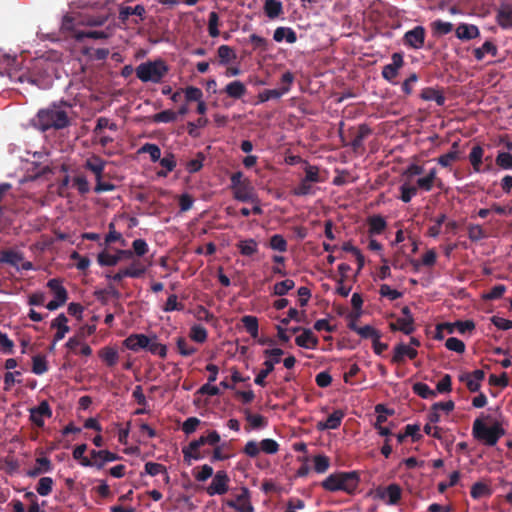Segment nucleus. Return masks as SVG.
<instances>
[{"mask_svg":"<svg viewBox=\"0 0 512 512\" xmlns=\"http://www.w3.org/2000/svg\"><path fill=\"white\" fill-rule=\"evenodd\" d=\"M86 450H87L86 444H81V445L76 446L72 453L73 458L75 460L79 461V463L84 467H92L91 457L89 458V457L84 456V453L86 452Z\"/></svg>","mask_w":512,"mask_h":512,"instance_id":"45","label":"nucleus"},{"mask_svg":"<svg viewBox=\"0 0 512 512\" xmlns=\"http://www.w3.org/2000/svg\"><path fill=\"white\" fill-rule=\"evenodd\" d=\"M177 118V113L172 110H164L153 116L155 123H170L174 122Z\"/></svg>","mask_w":512,"mask_h":512,"instance_id":"61","label":"nucleus"},{"mask_svg":"<svg viewBox=\"0 0 512 512\" xmlns=\"http://www.w3.org/2000/svg\"><path fill=\"white\" fill-rule=\"evenodd\" d=\"M431 28L434 35L442 36L449 34L453 30V24L438 19L431 23Z\"/></svg>","mask_w":512,"mask_h":512,"instance_id":"48","label":"nucleus"},{"mask_svg":"<svg viewBox=\"0 0 512 512\" xmlns=\"http://www.w3.org/2000/svg\"><path fill=\"white\" fill-rule=\"evenodd\" d=\"M295 287V282L292 279H285L283 281L277 282L273 287V294L277 296H284L290 290Z\"/></svg>","mask_w":512,"mask_h":512,"instance_id":"51","label":"nucleus"},{"mask_svg":"<svg viewBox=\"0 0 512 512\" xmlns=\"http://www.w3.org/2000/svg\"><path fill=\"white\" fill-rule=\"evenodd\" d=\"M221 93H225L228 97L234 100H239L246 95L247 87L243 82L234 80L228 83Z\"/></svg>","mask_w":512,"mask_h":512,"instance_id":"22","label":"nucleus"},{"mask_svg":"<svg viewBox=\"0 0 512 512\" xmlns=\"http://www.w3.org/2000/svg\"><path fill=\"white\" fill-rule=\"evenodd\" d=\"M217 54L219 57V63L221 65H226L229 62L236 59V54L234 50L228 45H221L218 47Z\"/></svg>","mask_w":512,"mask_h":512,"instance_id":"44","label":"nucleus"},{"mask_svg":"<svg viewBox=\"0 0 512 512\" xmlns=\"http://www.w3.org/2000/svg\"><path fill=\"white\" fill-rule=\"evenodd\" d=\"M48 370L46 357L38 354L32 358V372L36 375H42Z\"/></svg>","mask_w":512,"mask_h":512,"instance_id":"46","label":"nucleus"},{"mask_svg":"<svg viewBox=\"0 0 512 512\" xmlns=\"http://www.w3.org/2000/svg\"><path fill=\"white\" fill-rule=\"evenodd\" d=\"M41 62H36L33 65V68L31 71H28L21 76H19L18 81L21 83L27 82L29 84L35 85L38 88H44L45 87V79L39 75L37 72L42 70Z\"/></svg>","mask_w":512,"mask_h":512,"instance_id":"17","label":"nucleus"},{"mask_svg":"<svg viewBox=\"0 0 512 512\" xmlns=\"http://www.w3.org/2000/svg\"><path fill=\"white\" fill-rule=\"evenodd\" d=\"M295 343L302 348L315 349L318 345V338L310 329L304 328L302 334L295 338Z\"/></svg>","mask_w":512,"mask_h":512,"instance_id":"25","label":"nucleus"},{"mask_svg":"<svg viewBox=\"0 0 512 512\" xmlns=\"http://www.w3.org/2000/svg\"><path fill=\"white\" fill-rule=\"evenodd\" d=\"M483 154H484V149L480 145L473 146V148L469 154V161H470V163L473 167V170L475 172L481 171Z\"/></svg>","mask_w":512,"mask_h":512,"instance_id":"38","label":"nucleus"},{"mask_svg":"<svg viewBox=\"0 0 512 512\" xmlns=\"http://www.w3.org/2000/svg\"><path fill=\"white\" fill-rule=\"evenodd\" d=\"M229 476L224 470H219L215 473L210 485L206 488L209 496L223 495L229 489Z\"/></svg>","mask_w":512,"mask_h":512,"instance_id":"8","label":"nucleus"},{"mask_svg":"<svg viewBox=\"0 0 512 512\" xmlns=\"http://www.w3.org/2000/svg\"><path fill=\"white\" fill-rule=\"evenodd\" d=\"M418 352L416 349L407 346L403 343H399L394 347V353L391 358V362L394 364H401L405 361V357L413 360L417 357Z\"/></svg>","mask_w":512,"mask_h":512,"instance_id":"19","label":"nucleus"},{"mask_svg":"<svg viewBox=\"0 0 512 512\" xmlns=\"http://www.w3.org/2000/svg\"><path fill=\"white\" fill-rule=\"evenodd\" d=\"M53 465L48 457H38L35 460V466L28 470L26 475L31 478H35L41 474L52 471Z\"/></svg>","mask_w":512,"mask_h":512,"instance_id":"23","label":"nucleus"},{"mask_svg":"<svg viewBox=\"0 0 512 512\" xmlns=\"http://www.w3.org/2000/svg\"><path fill=\"white\" fill-rule=\"evenodd\" d=\"M168 72L169 66L162 59L143 62L135 69L136 77L143 83H161Z\"/></svg>","mask_w":512,"mask_h":512,"instance_id":"3","label":"nucleus"},{"mask_svg":"<svg viewBox=\"0 0 512 512\" xmlns=\"http://www.w3.org/2000/svg\"><path fill=\"white\" fill-rule=\"evenodd\" d=\"M147 351L153 355L159 356L162 359H164L167 356L166 345L159 343L158 337L155 334L152 335Z\"/></svg>","mask_w":512,"mask_h":512,"instance_id":"42","label":"nucleus"},{"mask_svg":"<svg viewBox=\"0 0 512 512\" xmlns=\"http://www.w3.org/2000/svg\"><path fill=\"white\" fill-rule=\"evenodd\" d=\"M367 223L369 226L368 232L370 235H379L383 233L387 227V222L381 215L370 216L367 220Z\"/></svg>","mask_w":512,"mask_h":512,"instance_id":"31","label":"nucleus"},{"mask_svg":"<svg viewBox=\"0 0 512 512\" xmlns=\"http://www.w3.org/2000/svg\"><path fill=\"white\" fill-rule=\"evenodd\" d=\"M420 97L425 101H435L438 106H443L446 101L444 94L432 87L424 88L421 91Z\"/></svg>","mask_w":512,"mask_h":512,"instance_id":"32","label":"nucleus"},{"mask_svg":"<svg viewBox=\"0 0 512 512\" xmlns=\"http://www.w3.org/2000/svg\"><path fill=\"white\" fill-rule=\"evenodd\" d=\"M51 416L52 410L47 401H42L37 407L30 409V420L39 428L44 426V417L50 418Z\"/></svg>","mask_w":512,"mask_h":512,"instance_id":"15","label":"nucleus"},{"mask_svg":"<svg viewBox=\"0 0 512 512\" xmlns=\"http://www.w3.org/2000/svg\"><path fill=\"white\" fill-rule=\"evenodd\" d=\"M273 39L276 42H282L283 40H286V42L293 44L297 41V35L296 32L290 27H278L274 31Z\"/></svg>","mask_w":512,"mask_h":512,"instance_id":"33","label":"nucleus"},{"mask_svg":"<svg viewBox=\"0 0 512 512\" xmlns=\"http://www.w3.org/2000/svg\"><path fill=\"white\" fill-rule=\"evenodd\" d=\"M236 247L243 256L250 257L258 252V243L252 238L239 241Z\"/></svg>","mask_w":512,"mask_h":512,"instance_id":"35","label":"nucleus"},{"mask_svg":"<svg viewBox=\"0 0 512 512\" xmlns=\"http://www.w3.org/2000/svg\"><path fill=\"white\" fill-rule=\"evenodd\" d=\"M460 159L459 142H454L451 150L437 158V162L444 168L450 167L453 162Z\"/></svg>","mask_w":512,"mask_h":512,"instance_id":"28","label":"nucleus"},{"mask_svg":"<svg viewBox=\"0 0 512 512\" xmlns=\"http://www.w3.org/2000/svg\"><path fill=\"white\" fill-rule=\"evenodd\" d=\"M313 461H314V470L317 473H325L330 466V460L325 455H316L314 457Z\"/></svg>","mask_w":512,"mask_h":512,"instance_id":"64","label":"nucleus"},{"mask_svg":"<svg viewBox=\"0 0 512 512\" xmlns=\"http://www.w3.org/2000/svg\"><path fill=\"white\" fill-rule=\"evenodd\" d=\"M90 456L92 459V467L102 469L107 462L119 460L121 457L108 450H91Z\"/></svg>","mask_w":512,"mask_h":512,"instance_id":"16","label":"nucleus"},{"mask_svg":"<svg viewBox=\"0 0 512 512\" xmlns=\"http://www.w3.org/2000/svg\"><path fill=\"white\" fill-rule=\"evenodd\" d=\"M496 20L503 29L512 28V5L502 4L497 10Z\"/></svg>","mask_w":512,"mask_h":512,"instance_id":"24","label":"nucleus"},{"mask_svg":"<svg viewBox=\"0 0 512 512\" xmlns=\"http://www.w3.org/2000/svg\"><path fill=\"white\" fill-rule=\"evenodd\" d=\"M226 504L237 512H254L250 502V491L246 487L242 488L241 493L234 500H227Z\"/></svg>","mask_w":512,"mask_h":512,"instance_id":"11","label":"nucleus"},{"mask_svg":"<svg viewBox=\"0 0 512 512\" xmlns=\"http://www.w3.org/2000/svg\"><path fill=\"white\" fill-rule=\"evenodd\" d=\"M99 357L106 363L107 366L113 367L116 365L119 355L116 349L112 347H104L100 350Z\"/></svg>","mask_w":512,"mask_h":512,"instance_id":"39","label":"nucleus"},{"mask_svg":"<svg viewBox=\"0 0 512 512\" xmlns=\"http://www.w3.org/2000/svg\"><path fill=\"white\" fill-rule=\"evenodd\" d=\"M343 125L344 123L341 122L339 128V134L342 139L343 145L350 146L354 152H358L360 149L363 148V142L365 138H367L372 133L371 128L365 123L360 124L356 129L354 127L350 128L349 134L353 136V138L349 143H347L344 141V137L342 134Z\"/></svg>","mask_w":512,"mask_h":512,"instance_id":"7","label":"nucleus"},{"mask_svg":"<svg viewBox=\"0 0 512 512\" xmlns=\"http://www.w3.org/2000/svg\"><path fill=\"white\" fill-rule=\"evenodd\" d=\"M397 328L406 335H410L415 331L414 318H397Z\"/></svg>","mask_w":512,"mask_h":512,"instance_id":"60","label":"nucleus"},{"mask_svg":"<svg viewBox=\"0 0 512 512\" xmlns=\"http://www.w3.org/2000/svg\"><path fill=\"white\" fill-rule=\"evenodd\" d=\"M263 354L268 359L264 361V368L259 371L254 379L255 384L262 387L266 385V377L274 370L275 364L280 362V357L284 354V351L280 348H273L264 350Z\"/></svg>","mask_w":512,"mask_h":512,"instance_id":"6","label":"nucleus"},{"mask_svg":"<svg viewBox=\"0 0 512 512\" xmlns=\"http://www.w3.org/2000/svg\"><path fill=\"white\" fill-rule=\"evenodd\" d=\"M47 287L54 294V299L57 301L65 302L68 299V292L62 285V280L59 278H52L47 282Z\"/></svg>","mask_w":512,"mask_h":512,"instance_id":"27","label":"nucleus"},{"mask_svg":"<svg viewBox=\"0 0 512 512\" xmlns=\"http://www.w3.org/2000/svg\"><path fill=\"white\" fill-rule=\"evenodd\" d=\"M241 322L252 338L258 337L259 324L257 317L252 315H245L242 317Z\"/></svg>","mask_w":512,"mask_h":512,"instance_id":"40","label":"nucleus"},{"mask_svg":"<svg viewBox=\"0 0 512 512\" xmlns=\"http://www.w3.org/2000/svg\"><path fill=\"white\" fill-rule=\"evenodd\" d=\"M126 270L125 274H128V277L131 278H139L146 272V267L139 260L133 261L128 267L124 268Z\"/></svg>","mask_w":512,"mask_h":512,"instance_id":"54","label":"nucleus"},{"mask_svg":"<svg viewBox=\"0 0 512 512\" xmlns=\"http://www.w3.org/2000/svg\"><path fill=\"white\" fill-rule=\"evenodd\" d=\"M68 318L65 316V314L61 313L59 314L51 323V328H56L57 331L54 334L53 338V345L51 348L54 347L55 343L62 340L65 337V334L70 331L69 326L67 325Z\"/></svg>","mask_w":512,"mask_h":512,"instance_id":"21","label":"nucleus"},{"mask_svg":"<svg viewBox=\"0 0 512 512\" xmlns=\"http://www.w3.org/2000/svg\"><path fill=\"white\" fill-rule=\"evenodd\" d=\"M490 494V488L482 482L475 483L470 490V495L474 499H480L482 497L489 496Z\"/></svg>","mask_w":512,"mask_h":512,"instance_id":"57","label":"nucleus"},{"mask_svg":"<svg viewBox=\"0 0 512 512\" xmlns=\"http://www.w3.org/2000/svg\"><path fill=\"white\" fill-rule=\"evenodd\" d=\"M145 13H146V10L143 5L139 4V5H136L135 7L124 6V7H121L119 10V19L122 22H126L130 16L135 15V16H138L140 18V20H143Z\"/></svg>","mask_w":512,"mask_h":512,"instance_id":"30","label":"nucleus"},{"mask_svg":"<svg viewBox=\"0 0 512 512\" xmlns=\"http://www.w3.org/2000/svg\"><path fill=\"white\" fill-rule=\"evenodd\" d=\"M189 336L197 343H204L207 340L208 333L202 325L195 324L191 327Z\"/></svg>","mask_w":512,"mask_h":512,"instance_id":"53","label":"nucleus"},{"mask_svg":"<svg viewBox=\"0 0 512 512\" xmlns=\"http://www.w3.org/2000/svg\"><path fill=\"white\" fill-rule=\"evenodd\" d=\"M400 196L399 199H401L404 203H409L411 199L417 195L418 190L415 185L410 184L409 182L405 181L400 186Z\"/></svg>","mask_w":512,"mask_h":512,"instance_id":"43","label":"nucleus"},{"mask_svg":"<svg viewBox=\"0 0 512 512\" xmlns=\"http://www.w3.org/2000/svg\"><path fill=\"white\" fill-rule=\"evenodd\" d=\"M468 237L471 241L477 242L486 237L484 229L478 224L468 226Z\"/></svg>","mask_w":512,"mask_h":512,"instance_id":"63","label":"nucleus"},{"mask_svg":"<svg viewBox=\"0 0 512 512\" xmlns=\"http://www.w3.org/2000/svg\"><path fill=\"white\" fill-rule=\"evenodd\" d=\"M152 335L148 336L146 334H131L124 341L123 345L134 352H138L139 350L148 349L149 343L151 341Z\"/></svg>","mask_w":512,"mask_h":512,"instance_id":"13","label":"nucleus"},{"mask_svg":"<svg viewBox=\"0 0 512 512\" xmlns=\"http://www.w3.org/2000/svg\"><path fill=\"white\" fill-rule=\"evenodd\" d=\"M288 92V87H281L279 89H266L258 94V100L259 102L263 103L271 99H279Z\"/></svg>","mask_w":512,"mask_h":512,"instance_id":"36","label":"nucleus"},{"mask_svg":"<svg viewBox=\"0 0 512 512\" xmlns=\"http://www.w3.org/2000/svg\"><path fill=\"white\" fill-rule=\"evenodd\" d=\"M360 483V476L357 471L338 472L330 474L321 486L329 492L344 491L348 494H354Z\"/></svg>","mask_w":512,"mask_h":512,"instance_id":"2","label":"nucleus"},{"mask_svg":"<svg viewBox=\"0 0 512 512\" xmlns=\"http://www.w3.org/2000/svg\"><path fill=\"white\" fill-rule=\"evenodd\" d=\"M132 256L131 250H118L114 255L102 251L97 256V262L100 266H115L122 258H131Z\"/></svg>","mask_w":512,"mask_h":512,"instance_id":"14","label":"nucleus"},{"mask_svg":"<svg viewBox=\"0 0 512 512\" xmlns=\"http://www.w3.org/2000/svg\"><path fill=\"white\" fill-rule=\"evenodd\" d=\"M269 247L275 251L286 252L288 244L286 239L282 235L274 234L273 236H271L269 240Z\"/></svg>","mask_w":512,"mask_h":512,"instance_id":"56","label":"nucleus"},{"mask_svg":"<svg viewBox=\"0 0 512 512\" xmlns=\"http://www.w3.org/2000/svg\"><path fill=\"white\" fill-rule=\"evenodd\" d=\"M22 253H19L14 250H4L1 253L0 261L10 264L13 267H18L19 264L23 261Z\"/></svg>","mask_w":512,"mask_h":512,"instance_id":"37","label":"nucleus"},{"mask_svg":"<svg viewBox=\"0 0 512 512\" xmlns=\"http://www.w3.org/2000/svg\"><path fill=\"white\" fill-rule=\"evenodd\" d=\"M413 392L423 399H430L436 396V392L433 391L427 384L417 382L412 387Z\"/></svg>","mask_w":512,"mask_h":512,"instance_id":"49","label":"nucleus"},{"mask_svg":"<svg viewBox=\"0 0 512 512\" xmlns=\"http://www.w3.org/2000/svg\"><path fill=\"white\" fill-rule=\"evenodd\" d=\"M71 106L66 102L52 103L47 108L40 109L33 119V125L40 131L61 130L70 125V118L65 108Z\"/></svg>","mask_w":512,"mask_h":512,"instance_id":"1","label":"nucleus"},{"mask_svg":"<svg viewBox=\"0 0 512 512\" xmlns=\"http://www.w3.org/2000/svg\"><path fill=\"white\" fill-rule=\"evenodd\" d=\"M496 165L502 169H512V154L509 152H499L495 159Z\"/></svg>","mask_w":512,"mask_h":512,"instance_id":"62","label":"nucleus"},{"mask_svg":"<svg viewBox=\"0 0 512 512\" xmlns=\"http://www.w3.org/2000/svg\"><path fill=\"white\" fill-rule=\"evenodd\" d=\"M107 162L98 155H92L85 161L84 168L95 175L96 182L103 178Z\"/></svg>","mask_w":512,"mask_h":512,"instance_id":"18","label":"nucleus"},{"mask_svg":"<svg viewBox=\"0 0 512 512\" xmlns=\"http://www.w3.org/2000/svg\"><path fill=\"white\" fill-rule=\"evenodd\" d=\"M391 60L392 63L383 66L381 75L386 81L394 83L395 78L399 74V70L404 66L403 54L395 52L392 54Z\"/></svg>","mask_w":512,"mask_h":512,"instance_id":"10","label":"nucleus"},{"mask_svg":"<svg viewBox=\"0 0 512 512\" xmlns=\"http://www.w3.org/2000/svg\"><path fill=\"white\" fill-rule=\"evenodd\" d=\"M233 196L236 200L241 202L254 201V188L252 187L250 181L248 180L247 182H244L243 185H240L234 189Z\"/></svg>","mask_w":512,"mask_h":512,"instance_id":"26","label":"nucleus"},{"mask_svg":"<svg viewBox=\"0 0 512 512\" xmlns=\"http://www.w3.org/2000/svg\"><path fill=\"white\" fill-rule=\"evenodd\" d=\"M94 295L102 304H106L108 302L107 296H112L116 299H119L121 296L120 292L113 285H108L105 289L96 290Z\"/></svg>","mask_w":512,"mask_h":512,"instance_id":"41","label":"nucleus"},{"mask_svg":"<svg viewBox=\"0 0 512 512\" xmlns=\"http://www.w3.org/2000/svg\"><path fill=\"white\" fill-rule=\"evenodd\" d=\"M479 35L480 31L475 25L462 23L456 28V36L460 40H471L477 38Z\"/></svg>","mask_w":512,"mask_h":512,"instance_id":"29","label":"nucleus"},{"mask_svg":"<svg viewBox=\"0 0 512 512\" xmlns=\"http://www.w3.org/2000/svg\"><path fill=\"white\" fill-rule=\"evenodd\" d=\"M218 26H219V15L215 11H212L209 13V18H208V33L211 37L215 38L220 35Z\"/></svg>","mask_w":512,"mask_h":512,"instance_id":"59","label":"nucleus"},{"mask_svg":"<svg viewBox=\"0 0 512 512\" xmlns=\"http://www.w3.org/2000/svg\"><path fill=\"white\" fill-rule=\"evenodd\" d=\"M54 481L51 477H42L39 479L36 491L41 496H48L53 489Z\"/></svg>","mask_w":512,"mask_h":512,"instance_id":"50","label":"nucleus"},{"mask_svg":"<svg viewBox=\"0 0 512 512\" xmlns=\"http://www.w3.org/2000/svg\"><path fill=\"white\" fill-rule=\"evenodd\" d=\"M486 54L495 56L497 54V47L490 41H486L479 48L474 50V56L477 60H482Z\"/></svg>","mask_w":512,"mask_h":512,"instance_id":"47","label":"nucleus"},{"mask_svg":"<svg viewBox=\"0 0 512 512\" xmlns=\"http://www.w3.org/2000/svg\"><path fill=\"white\" fill-rule=\"evenodd\" d=\"M263 9L266 16L270 19L278 18L283 14V5L279 0H265Z\"/></svg>","mask_w":512,"mask_h":512,"instance_id":"34","label":"nucleus"},{"mask_svg":"<svg viewBox=\"0 0 512 512\" xmlns=\"http://www.w3.org/2000/svg\"><path fill=\"white\" fill-rule=\"evenodd\" d=\"M246 420L252 429H261L267 425V419L260 414L246 413Z\"/></svg>","mask_w":512,"mask_h":512,"instance_id":"58","label":"nucleus"},{"mask_svg":"<svg viewBox=\"0 0 512 512\" xmlns=\"http://www.w3.org/2000/svg\"><path fill=\"white\" fill-rule=\"evenodd\" d=\"M426 30L423 26H415L403 36V44L409 48L418 50L425 44Z\"/></svg>","mask_w":512,"mask_h":512,"instance_id":"9","label":"nucleus"},{"mask_svg":"<svg viewBox=\"0 0 512 512\" xmlns=\"http://www.w3.org/2000/svg\"><path fill=\"white\" fill-rule=\"evenodd\" d=\"M472 435L487 446H494L505 435V430L500 421H495L491 426H487L481 419L477 418L472 426Z\"/></svg>","mask_w":512,"mask_h":512,"instance_id":"4","label":"nucleus"},{"mask_svg":"<svg viewBox=\"0 0 512 512\" xmlns=\"http://www.w3.org/2000/svg\"><path fill=\"white\" fill-rule=\"evenodd\" d=\"M375 496L381 500H385L387 497V504L396 505L401 500L402 489L398 484L392 483L386 488H377Z\"/></svg>","mask_w":512,"mask_h":512,"instance_id":"12","label":"nucleus"},{"mask_svg":"<svg viewBox=\"0 0 512 512\" xmlns=\"http://www.w3.org/2000/svg\"><path fill=\"white\" fill-rule=\"evenodd\" d=\"M220 435L213 430L207 435H202L198 439L191 441L187 446L182 448L184 462L191 465L192 460H201L204 458L200 448L204 445L215 446L220 442Z\"/></svg>","mask_w":512,"mask_h":512,"instance_id":"5","label":"nucleus"},{"mask_svg":"<svg viewBox=\"0 0 512 512\" xmlns=\"http://www.w3.org/2000/svg\"><path fill=\"white\" fill-rule=\"evenodd\" d=\"M139 153H148L152 162H157L161 158V150L158 145L153 143H145Z\"/></svg>","mask_w":512,"mask_h":512,"instance_id":"55","label":"nucleus"},{"mask_svg":"<svg viewBox=\"0 0 512 512\" xmlns=\"http://www.w3.org/2000/svg\"><path fill=\"white\" fill-rule=\"evenodd\" d=\"M344 417L345 413L342 410H335L325 421L318 422L316 427L320 431L335 430L340 427Z\"/></svg>","mask_w":512,"mask_h":512,"instance_id":"20","label":"nucleus"},{"mask_svg":"<svg viewBox=\"0 0 512 512\" xmlns=\"http://www.w3.org/2000/svg\"><path fill=\"white\" fill-rule=\"evenodd\" d=\"M176 346L178 352L184 357L191 356L197 352V348L190 345L189 342L184 337H179L177 339Z\"/></svg>","mask_w":512,"mask_h":512,"instance_id":"52","label":"nucleus"}]
</instances>
